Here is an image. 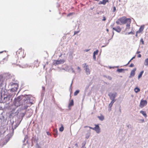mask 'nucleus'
Returning a JSON list of instances; mask_svg holds the SVG:
<instances>
[{
    "mask_svg": "<svg viewBox=\"0 0 148 148\" xmlns=\"http://www.w3.org/2000/svg\"><path fill=\"white\" fill-rule=\"evenodd\" d=\"M131 20L130 18H127L125 16H123L119 18L116 21V23L118 25H124L126 24L127 29H129Z\"/></svg>",
    "mask_w": 148,
    "mask_h": 148,
    "instance_id": "1",
    "label": "nucleus"
},
{
    "mask_svg": "<svg viewBox=\"0 0 148 148\" xmlns=\"http://www.w3.org/2000/svg\"><path fill=\"white\" fill-rule=\"evenodd\" d=\"M16 56L18 59L17 60L16 63L19 64L20 62V60L22 58H23L25 56V54H24V50L22 48L19 49L16 52Z\"/></svg>",
    "mask_w": 148,
    "mask_h": 148,
    "instance_id": "2",
    "label": "nucleus"
},
{
    "mask_svg": "<svg viewBox=\"0 0 148 148\" xmlns=\"http://www.w3.org/2000/svg\"><path fill=\"white\" fill-rule=\"evenodd\" d=\"M95 127H89L90 129H91L95 130L98 134L100 132V128L99 125L95 124Z\"/></svg>",
    "mask_w": 148,
    "mask_h": 148,
    "instance_id": "3",
    "label": "nucleus"
},
{
    "mask_svg": "<svg viewBox=\"0 0 148 148\" xmlns=\"http://www.w3.org/2000/svg\"><path fill=\"white\" fill-rule=\"evenodd\" d=\"M147 103V101L146 100H144L142 99L140 101L139 106L141 108H143L144 106H146Z\"/></svg>",
    "mask_w": 148,
    "mask_h": 148,
    "instance_id": "4",
    "label": "nucleus"
},
{
    "mask_svg": "<svg viewBox=\"0 0 148 148\" xmlns=\"http://www.w3.org/2000/svg\"><path fill=\"white\" fill-rule=\"evenodd\" d=\"M7 91V90L5 89H1V96H2V95H4L5 96H5L4 97V99H8V95L6 93Z\"/></svg>",
    "mask_w": 148,
    "mask_h": 148,
    "instance_id": "5",
    "label": "nucleus"
},
{
    "mask_svg": "<svg viewBox=\"0 0 148 148\" xmlns=\"http://www.w3.org/2000/svg\"><path fill=\"white\" fill-rule=\"evenodd\" d=\"M84 67L85 68V72L86 74L89 75L90 74V71L88 66L86 63L84 64Z\"/></svg>",
    "mask_w": 148,
    "mask_h": 148,
    "instance_id": "6",
    "label": "nucleus"
},
{
    "mask_svg": "<svg viewBox=\"0 0 148 148\" xmlns=\"http://www.w3.org/2000/svg\"><path fill=\"white\" fill-rule=\"evenodd\" d=\"M144 28V25H141L140 27L139 30L136 32V37H138V34L141 33L143 31Z\"/></svg>",
    "mask_w": 148,
    "mask_h": 148,
    "instance_id": "7",
    "label": "nucleus"
},
{
    "mask_svg": "<svg viewBox=\"0 0 148 148\" xmlns=\"http://www.w3.org/2000/svg\"><path fill=\"white\" fill-rule=\"evenodd\" d=\"M116 93H115V94L110 93L109 95V96L111 99L114 100V99L116 96Z\"/></svg>",
    "mask_w": 148,
    "mask_h": 148,
    "instance_id": "8",
    "label": "nucleus"
},
{
    "mask_svg": "<svg viewBox=\"0 0 148 148\" xmlns=\"http://www.w3.org/2000/svg\"><path fill=\"white\" fill-rule=\"evenodd\" d=\"M136 70V68L134 69L131 71L130 75L129 76V77L130 78L134 76L135 74V72Z\"/></svg>",
    "mask_w": 148,
    "mask_h": 148,
    "instance_id": "9",
    "label": "nucleus"
},
{
    "mask_svg": "<svg viewBox=\"0 0 148 148\" xmlns=\"http://www.w3.org/2000/svg\"><path fill=\"white\" fill-rule=\"evenodd\" d=\"M112 29L119 33L120 32L121 30V28L119 26H117L116 27H113Z\"/></svg>",
    "mask_w": 148,
    "mask_h": 148,
    "instance_id": "10",
    "label": "nucleus"
},
{
    "mask_svg": "<svg viewBox=\"0 0 148 148\" xmlns=\"http://www.w3.org/2000/svg\"><path fill=\"white\" fill-rule=\"evenodd\" d=\"M65 62L64 60H57L56 61V64H61Z\"/></svg>",
    "mask_w": 148,
    "mask_h": 148,
    "instance_id": "11",
    "label": "nucleus"
},
{
    "mask_svg": "<svg viewBox=\"0 0 148 148\" xmlns=\"http://www.w3.org/2000/svg\"><path fill=\"white\" fill-rule=\"evenodd\" d=\"M39 62L38 60H35L34 62V66H36V67L39 66Z\"/></svg>",
    "mask_w": 148,
    "mask_h": 148,
    "instance_id": "12",
    "label": "nucleus"
},
{
    "mask_svg": "<svg viewBox=\"0 0 148 148\" xmlns=\"http://www.w3.org/2000/svg\"><path fill=\"white\" fill-rule=\"evenodd\" d=\"M108 0H103L102 1H100L99 3V4H103L105 5L106 3L108 2Z\"/></svg>",
    "mask_w": 148,
    "mask_h": 148,
    "instance_id": "13",
    "label": "nucleus"
},
{
    "mask_svg": "<svg viewBox=\"0 0 148 148\" xmlns=\"http://www.w3.org/2000/svg\"><path fill=\"white\" fill-rule=\"evenodd\" d=\"M8 58H5L3 59V60L0 61V63L1 64H4L8 61Z\"/></svg>",
    "mask_w": 148,
    "mask_h": 148,
    "instance_id": "14",
    "label": "nucleus"
},
{
    "mask_svg": "<svg viewBox=\"0 0 148 148\" xmlns=\"http://www.w3.org/2000/svg\"><path fill=\"white\" fill-rule=\"evenodd\" d=\"M140 113L142 114L145 118H146L147 117V114L146 112L145 111L141 110L140 111Z\"/></svg>",
    "mask_w": 148,
    "mask_h": 148,
    "instance_id": "15",
    "label": "nucleus"
},
{
    "mask_svg": "<svg viewBox=\"0 0 148 148\" xmlns=\"http://www.w3.org/2000/svg\"><path fill=\"white\" fill-rule=\"evenodd\" d=\"M97 117L101 121L104 119V116L102 114H101L100 116H98Z\"/></svg>",
    "mask_w": 148,
    "mask_h": 148,
    "instance_id": "16",
    "label": "nucleus"
},
{
    "mask_svg": "<svg viewBox=\"0 0 148 148\" xmlns=\"http://www.w3.org/2000/svg\"><path fill=\"white\" fill-rule=\"evenodd\" d=\"M134 91L136 93H137L140 91V89L136 87L134 89Z\"/></svg>",
    "mask_w": 148,
    "mask_h": 148,
    "instance_id": "17",
    "label": "nucleus"
},
{
    "mask_svg": "<svg viewBox=\"0 0 148 148\" xmlns=\"http://www.w3.org/2000/svg\"><path fill=\"white\" fill-rule=\"evenodd\" d=\"M74 104L73 101V100H72L69 104V106H73Z\"/></svg>",
    "mask_w": 148,
    "mask_h": 148,
    "instance_id": "18",
    "label": "nucleus"
},
{
    "mask_svg": "<svg viewBox=\"0 0 148 148\" xmlns=\"http://www.w3.org/2000/svg\"><path fill=\"white\" fill-rule=\"evenodd\" d=\"M12 86L13 85H16L17 87L15 88V89L14 90H16L18 89V88H17L18 87V84H17L16 83H12V84L11 85Z\"/></svg>",
    "mask_w": 148,
    "mask_h": 148,
    "instance_id": "19",
    "label": "nucleus"
},
{
    "mask_svg": "<svg viewBox=\"0 0 148 148\" xmlns=\"http://www.w3.org/2000/svg\"><path fill=\"white\" fill-rule=\"evenodd\" d=\"M143 72H144L143 71H142L140 72V73H139V75H138V78H140L142 77V75L143 74Z\"/></svg>",
    "mask_w": 148,
    "mask_h": 148,
    "instance_id": "20",
    "label": "nucleus"
},
{
    "mask_svg": "<svg viewBox=\"0 0 148 148\" xmlns=\"http://www.w3.org/2000/svg\"><path fill=\"white\" fill-rule=\"evenodd\" d=\"M144 64L146 66H148V58H147L145 60Z\"/></svg>",
    "mask_w": 148,
    "mask_h": 148,
    "instance_id": "21",
    "label": "nucleus"
},
{
    "mask_svg": "<svg viewBox=\"0 0 148 148\" xmlns=\"http://www.w3.org/2000/svg\"><path fill=\"white\" fill-rule=\"evenodd\" d=\"M64 129V127L62 125H61V127L59 129V131L60 132H62Z\"/></svg>",
    "mask_w": 148,
    "mask_h": 148,
    "instance_id": "22",
    "label": "nucleus"
},
{
    "mask_svg": "<svg viewBox=\"0 0 148 148\" xmlns=\"http://www.w3.org/2000/svg\"><path fill=\"white\" fill-rule=\"evenodd\" d=\"M98 50H97L95 51L93 53V57H94V56H95V55H97L98 54Z\"/></svg>",
    "mask_w": 148,
    "mask_h": 148,
    "instance_id": "23",
    "label": "nucleus"
},
{
    "mask_svg": "<svg viewBox=\"0 0 148 148\" xmlns=\"http://www.w3.org/2000/svg\"><path fill=\"white\" fill-rule=\"evenodd\" d=\"M124 70V69H118L117 70V71L118 72H121L123 71Z\"/></svg>",
    "mask_w": 148,
    "mask_h": 148,
    "instance_id": "24",
    "label": "nucleus"
},
{
    "mask_svg": "<svg viewBox=\"0 0 148 148\" xmlns=\"http://www.w3.org/2000/svg\"><path fill=\"white\" fill-rule=\"evenodd\" d=\"M79 90H77L74 93V95L75 96L77 95L79 93Z\"/></svg>",
    "mask_w": 148,
    "mask_h": 148,
    "instance_id": "25",
    "label": "nucleus"
},
{
    "mask_svg": "<svg viewBox=\"0 0 148 148\" xmlns=\"http://www.w3.org/2000/svg\"><path fill=\"white\" fill-rule=\"evenodd\" d=\"M74 14V13H73V12L70 13L69 14H68V15H67V17L69 16H70L72 15H73Z\"/></svg>",
    "mask_w": 148,
    "mask_h": 148,
    "instance_id": "26",
    "label": "nucleus"
},
{
    "mask_svg": "<svg viewBox=\"0 0 148 148\" xmlns=\"http://www.w3.org/2000/svg\"><path fill=\"white\" fill-rule=\"evenodd\" d=\"M1 103H0V110H3V107L1 105Z\"/></svg>",
    "mask_w": 148,
    "mask_h": 148,
    "instance_id": "27",
    "label": "nucleus"
},
{
    "mask_svg": "<svg viewBox=\"0 0 148 148\" xmlns=\"http://www.w3.org/2000/svg\"><path fill=\"white\" fill-rule=\"evenodd\" d=\"M140 42H141L142 43V44H144V41L143 40V38H141L140 39Z\"/></svg>",
    "mask_w": 148,
    "mask_h": 148,
    "instance_id": "28",
    "label": "nucleus"
},
{
    "mask_svg": "<svg viewBox=\"0 0 148 148\" xmlns=\"http://www.w3.org/2000/svg\"><path fill=\"white\" fill-rule=\"evenodd\" d=\"M112 100V101L110 103H111L112 105H113V104L114 103V102H115V100Z\"/></svg>",
    "mask_w": 148,
    "mask_h": 148,
    "instance_id": "29",
    "label": "nucleus"
},
{
    "mask_svg": "<svg viewBox=\"0 0 148 148\" xmlns=\"http://www.w3.org/2000/svg\"><path fill=\"white\" fill-rule=\"evenodd\" d=\"M134 66V64H132V63L129 66V67H133V66Z\"/></svg>",
    "mask_w": 148,
    "mask_h": 148,
    "instance_id": "30",
    "label": "nucleus"
},
{
    "mask_svg": "<svg viewBox=\"0 0 148 148\" xmlns=\"http://www.w3.org/2000/svg\"><path fill=\"white\" fill-rule=\"evenodd\" d=\"M79 32V31H75L74 32V35H75L76 34H77Z\"/></svg>",
    "mask_w": 148,
    "mask_h": 148,
    "instance_id": "31",
    "label": "nucleus"
},
{
    "mask_svg": "<svg viewBox=\"0 0 148 148\" xmlns=\"http://www.w3.org/2000/svg\"><path fill=\"white\" fill-rule=\"evenodd\" d=\"M112 104H111V103H110L109 104V107L110 108L112 106Z\"/></svg>",
    "mask_w": 148,
    "mask_h": 148,
    "instance_id": "32",
    "label": "nucleus"
},
{
    "mask_svg": "<svg viewBox=\"0 0 148 148\" xmlns=\"http://www.w3.org/2000/svg\"><path fill=\"white\" fill-rule=\"evenodd\" d=\"M113 8V12H115L116 10V7H114Z\"/></svg>",
    "mask_w": 148,
    "mask_h": 148,
    "instance_id": "33",
    "label": "nucleus"
},
{
    "mask_svg": "<svg viewBox=\"0 0 148 148\" xmlns=\"http://www.w3.org/2000/svg\"><path fill=\"white\" fill-rule=\"evenodd\" d=\"M77 69L79 70V72H80V71H81V69H80V68L79 67H77Z\"/></svg>",
    "mask_w": 148,
    "mask_h": 148,
    "instance_id": "34",
    "label": "nucleus"
},
{
    "mask_svg": "<svg viewBox=\"0 0 148 148\" xmlns=\"http://www.w3.org/2000/svg\"><path fill=\"white\" fill-rule=\"evenodd\" d=\"M106 20V18L105 16L103 17V21H105Z\"/></svg>",
    "mask_w": 148,
    "mask_h": 148,
    "instance_id": "35",
    "label": "nucleus"
},
{
    "mask_svg": "<svg viewBox=\"0 0 148 148\" xmlns=\"http://www.w3.org/2000/svg\"><path fill=\"white\" fill-rule=\"evenodd\" d=\"M138 58H140V57H141V54H139L138 55Z\"/></svg>",
    "mask_w": 148,
    "mask_h": 148,
    "instance_id": "36",
    "label": "nucleus"
},
{
    "mask_svg": "<svg viewBox=\"0 0 148 148\" xmlns=\"http://www.w3.org/2000/svg\"><path fill=\"white\" fill-rule=\"evenodd\" d=\"M134 58V57H133L130 60V61H131L132 59Z\"/></svg>",
    "mask_w": 148,
    "mask_h": 148,
    "instance_id": "37",
    "label": "nucleus"
},
{
    "mask_svg": "<svg viewBox=\"0 0 148 148\" xmlns=\"http://www.w3.org/2000/svg\"><path fill=\"white\" fill-rule=\"evenodd\" d=\"M130 61H130H130L128 62V63H127V64H126V65H125V66H127V65H128V64L130 62Z\"/></svg>",
    "mask_w": 148,
    "mask_h": 148,
    "instance_id": "38",
    "label": "nucleus"
},
{
    "mask_svg": "<svg viewBox=\"0 0 148 148\" xmlns=\"http://www.w3.org/2000/svg\"><path fill=\"white\" fill-rule=\"evenodd\" d=\"M7 142H8V141H5V144H4L3 145L7 143Z\"/></svg>",
    "mask_w": 148,
    "mask_h": 148,
    "instance_id": "39",
    "label": "nucleus"
},
{
    "mask_svg": "<svg viewBox=\"0 0 148 148\" xmlns=\"http://www.w3.org/2000/svg\"><path fill=\"white\" fill-rule=\"evenodd\" d=\"M13 88H12V89H11V90H10V91H13Z\"/></svg>",
    "mask_w": 148,
    "mask_h": 148,
    "instance_id": "40",
    "label": "nucleus"
},
{
    "mask_svg": "<svg viewBox=\"0 0 148 148\" xmlns=\"http://www.w3.org/2000/svg\"><path fill=\"white\" fill-rule=\"evenodd\" d=\"M75 145L77 147L78 146V145L77 143Z\"/></svg>",
    "mask_w": 148,
    "mask_h": 148,
    "instance_id": "41",
    "label": "nucleus"
},
{
    "mask_svg": "<svg viewBox=\"0 0 148 148\" xmlns=\"http://www.w3.org/2000/svg\"><path fill=\"white\" fill-rule=\"evenodd\" d=\"M89 126H85L84 127V128H86V127H89Z\"/></svg>",
    "mask_w": 148,
    "mask_h": 148,
    "instance_id": "42",
    "label": "nucleus"
},
{
    "mask_svg": "<svg viewBox=\"0 0 148 148\" xmlns=\"http://www.w3.org/2000/svg\"><path fill=\"white\" fill-rule=\"evenodd\" d=\"M89 51V50H88H88H86L85 51H86V52H87V51Z\"/></svg>",
    "mask_w": 148,
    "mask_h": 148,
    "instance_id": "43",
    "label": "nucleus"
},
{
    "mask_svg": "<svg viewBox=\"0 0 148 148\" xmlns=\"http://www.w3.org/2000/svg\"><path fill=\"white\" fill-rule=\"evenodd\" d=\"M89 137V136H88V137H86V138H88Z\"/></svg>",
    "mask_w": 148,
    "mask_h": 148,
    "instance_id": "44",
    "label": "nucleus"
},
{
    "mask_svg": "<svg viewBox=\"0 0 148 148\" xmlns=\"http://www.w3.org/2000/svg\"><path fill=\"white\" fill-rule=\"evenodd\" d=\"M140 51H138V52H137V53H140Z\"/></svg>",
    "mask_w": 148,
    "mask_h": 148,
    "instance_id": "45",
    "label": "nucleus"
},
{
    "mask_svg": "<svg viewBox=\"0 0 148 148\" xmlns=\"http://www.w3.org/2000/svg\"><path fill=\"white\" fill-rule=\"evenodd\" d=\"M93 58H95V56H94V57H93Z\"/></svg>",
    "mask_w": 148,
    "mask_h": 148,
    "instance_id": "46",
    "label": "nucleus"
},
{
    "mask_svg": "<svg viewBox=\"0 0 148 148\" xmlns=\"http://www.w3.org/2000/svg\"><path fill=\"white\" fill-rule=\"evenodd\" d=\"M95 1H99V0H94Z\"/></svg>",
    "mask_w": 148,
    "mask_h": 148,
    "instance_id": "47",
    "label": "nucleus"
},
{
    "mask_svg": "<svg viewBox=\"0 0 148 148\" xmlns=\"http://www.w3.org/2000/svg\"><path fill=\"white\" fill-rule=\"evenodd\" d=\"M107 31H108V29H107Z\"/></svg>",
    "mask_w": 148,
    "mask_h": 148,
    "instance_id": "48",
    "label": "nucleus"
},
{
    "mask_svg": "<svg viewBox=\"0 0 148 148\" xmlns=\"http://www.w3.org/2000/svg\"><path fill=\"white\" fill-rule=\"evenodd\" d=\"M121 0H119V2H120V1H121Z\"/></svg>",
    "mask_w": 148,
    "mask_h": 148,
    "instance_id": "49",
    "label": "nucleus"
},
{
    "mask_svg": "<svg viewBox=\"0 0 148 148\" xmlns=\"http://www.w3.org/2000/svg\"><path fill=\"white\" fill-rule=\"evenodd\" d=\"M69 148H71L70 147H69Z\"/></svg>",
    "mask_w": 148,
    "mask_h": 148,
    "instance_id": "50",
    "label": "nucleus"
}]
</instances>
